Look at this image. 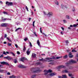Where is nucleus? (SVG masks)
Listing matches in <instances>:
<instances>
[{
  "mask_svg": "<svg viewBox=\"0 0 78 78\" xmlns=\"http://www.w3.org/2000/svg\"><path fill=\"white\" fill-rule=\"evenodd\" d=\"M31 70L32 72L33 73H37L38 72H41V70L40 69L39 67L32 68Z\"/></svg>",
  "mask_w": 78,
  "mask_h": 78,
  "instance_id": "f257e3e1",
  "label": "nucleus"
},
{
  "mask_svg": "<svg viewBox=\"0 0 78 78\" xmlns=\"http://www.w3.org/2000/svg\"><path fill=\"white\" fill-rule=\"evenodd\" d=\"M53 59V58H46L44 59L43 58H42L41 59H40L38 60V61H48V62H51V61H52L51 59Z\"/></svg>",
  "mask_w": 78,
  "mask_h": 78,
  "instance_id": "f03ea898",
  "label": "nucleus"
},
{
  "mask_svg": "<svg viewBox=\"0 0 78 78\" xmlns=\"http://www.w3.org/2000/svg\"><path fill=\"white\" fill-rule=\"evenodd\" d=\"M72 63H76V61L73 60H71L66 63V66L67 67H69V65L72 64Z\"/></svg>",
  "mask_w": 78,
  "mask_h": 78,
  "instance_id": "7ed1b4c3",
  "label": "nucleus"
},
{
  "mask_svg": "<svg viewBox=\"0 0 78 78\" xmlns=\"http://www.w3.org/2000/svg\"><path fill=\"white\" fill-rule=\"evenodd\" d=\"M45 75H46V76H49V74H48V73H51L52 72V70L51 69H49L48 71L47 70H45L44 71Z\"/></svg>",
  "mask_w": 78,
  "mask_h": 78,
  "instance_id": "20e7f679",
  "label": "nucleus"
},
{
  "mask_svg": "<svg viewBox=\"0 0 78 78\" xmlns=\"http://www.w3.org/2000/svg\"><path fill=\"white\" fill-rule=\"evenodd\" d=\"M6 5H7L8 6H12L13 5V2H9L7 1L5 3Z\"/></svg>",
  "mask_w": 78,
  "mask_h": 78,
  "instance_id": "39448f33",
  "label": "nucleus"
},
{
  "mask_svg": "<svg viewBox=\"0 0 78 78\" xmlns=\"http://www.w3.org/2000/svg\"><path fill=\"white\" fill-rule=\"evenodd\" d=\"M1 27H8V23H2L1 24Z\"/></svg>",
  "mask_w": 78,
  "mask_h": 78,
  "instance_id": "423d86ee",
  "label": "nucleus"
},
{
  "mask_svg": "<svg viewBox=\"0 0 78 78\" xmlns=\"http://www.w3.org/2000/svg\"><path fill=\"white\" fill-rule=\"evenodd\" d=\"M1 64H3V65H6V66H9V64L8 63L5 62H0Z\"/></svg>",
  "mask_w": 78,
  "mask_h": 78,
  "instance_id": "0eeeda50",
  "label": "nucleus"
},
{
  "mask_svg": "<svg viewBox=\"0 0 78 78\" xmlns=\"http://www.w3.org/2000/svg\"><path fill=\"white\" fill-rule=\"evenodd\" d=\"M62 73H70V72L68 71V69H66L64 70H63L62 71Z\"/></svg>",
  "mask_w": 78,
  "mask_h": 78,
  "instance_id": "6e6552de",
  "label": "nucleus"
},
{
  "mask_svg": "<svg viewBox=\"0 0 78 78\" xmlns=\"http://www.w3.org/2000/svg\"><path fill=\"white\" fill-rule=\"evenodd\" d=\"M18 67L19 68H23L24 69L27 68V66L23 65H18Z\"/></svg>",
  "mask_w": 78,
  "mask_h": 78,
  "instance_id": "1a4fd4ad",
  "label": "nucleus"
},
{
  "mask_svg": "<svg viewBox=\"0 0 78 78\" xmlns=\"http://www.w3.org/2000/svg\"><path fill=\"white\" fill-rule=\"evenodd\" d=\"M47 16L49 17H52L53 16V12H49L48 14H47Z\"/></svg>",
  "mask_w": 78,
  "mask_h": 78,
  "instance_id": "9d476101",
  "label": "nucleus"
},
{
  "mask_svg": "<svg viewBox=\"0 0 78 78\" xmlns=\"http://www.w3.org/2000/svg\"><path fill=\"white\" fill-rule=\"evenodd\" d=\"M63 68L64 69H65V68H66V66L62 65H61L60 66H58L57 67V69H62Z\"/></svg>",
  "mask_w": 78,
  "mask_h": 78,
  "instance_id": "9b49d317",
  "label": "nucleus"
},
{
  "mask_svg": "<svg viewBox=\"0 0 78 78\" xmlns=\"http://www.w3.org/2000/svg\"><path fill=\"white\" fill-rule=\"evenodd\" d=\"M25 60H27V59L25 57H23L21 59V61L24 62Z\"/></svg>",
  "mask_w": 78,
  "mask_h": 78,
  "instance_id": "f8f14e48",
  "label": "nucleus"
},
{
  "mask_svg": "<svg viewBox=\"0 0 78 78\" xmlns=\"http://www.w3.org/2000/svg\"><path fill=\"white\" fill-rule=\"evenodd\" d=\"M32 58H35L36 57V54H35L34 53H33L32 55Z\"/></svg>",
  "mask_w": 78,
  "mask_h": 78,
  "instance_id": "ddd939ff",
  "label": "nucleus"
},
{
  "mask_svg": "<svg viewBox=\"0 0 78 78\" xmlns=\"http://www.w3.org/2000/svg\"><path fill=\"white\" fill-rule=\"evenodd\" d=\"M9 61H11V60H13V58H12L10 56H8V59Z\"/></svg>",
  "mask_w": 78,
  "mask_h": 78,
  "instance_id": "4468645a",
  "label": "nucleus"
},
{
  "mask_svg": "<svg viewBox=\"0 0 78 78\" xmlns=\"http://www.w3.org/2000/svg\"><path fill=\"white\" fill-rule=\"evenodd\" d=\"M73 55H72V53L71 52H69V57L70 58H72Z\"/></svg>",
  "mask_w": 78,
  "mask_h": 78,
  "instance_id": "2eb2a0df",
  "label": "nucleus"
},
{
  "mask_svg": "<svg viewBox=\"0 0 78 78\" xmlns=\"http://www.w3.org/2000/svg\"><path fill=\"white\" fill-rule=\"evenodd\" d=\"M54 3L55 5H59V3L56 0H55L54 1Z\"/></svg>",
  "mask_w": 78,
  "mask_h": 78,
  "instance_id": "dca6fc26",
  "label": "nucleus"
},
{
  "mask_svg": "<svg viewBox=\"0 0 78 78\" xmlns=\"http://www.w3.org/2000/svg\"><path fill=\"white\" fill-rule=\"evenodd\" d=\"M29 50H30V48H29L27 51V55H29L30 54V51H29Z\"/></svg>",
  "mask_w": 78,
  "mask_h": 78,
  "instance_id": "f3484780",
  "label": "nucleus"
},
{
  "mask_svg": "<svg viewBox=\"0 0 78 78\" xmlns=\"http://www.w3.org/2000/svg\"><path fill=\"white\" fill-rule=\"evenodd\" d=\"M9 52L6 51V52H5V51H4L3 52V54L6 55V54H9Z\"/></svg>",
  "mask_w": 78,
  "mask_h": 78,
  "instance_id": "a211bd4d",
  "label": "nucleus"
},
{
  "mask_svg": "<svg viewBox=\"0 0 78 78\" xmlns=\"http://www.w3.org/2000/svg\"><path fill=\"white\" fill-rule=\"evenodd\" d=\"M14 63L16 64V63H17V58H16L14 59V61H13Z\"/></svg>",
  "mask_w": 78,
  "mask_h": 78,
  "instance_id": "6ab92c4d",
  "label": "nucleus"
},
{
  "mask_svg": "<svg viewBox=\"0 0 78 78\" xmlns=\"http://www.w3.org/2000/svg\"><path fill=\"white\" fill-rule=\"evenodd\" d=\"M49 75L51 76H54V75H55V73H51L49 74Z\"/></svg>",
  "mask_w": 78,
  "mask_h": 78,
  "instance_id": "aec40b11",
  "label": "nucleus"
},
{
  "mask_svg": "<svg viewBox=\"0 0 78 78\" xmlns=\"http://www.w3.org/2000/svg\"><path fill=\"white\" fill-rule=\"evenodd\" d=\"M9 54H11V55H13V56H15V54H14V53L13 52H9Z\"/></svg>",
  "mask_w": 78,
  "mask_h": 78,
  "instance_id": "412c9836",
  "label": "nucleus"
},
{
  "mask_svg": "<svg viewBox=\"0 0 78 78\" xmlns=\"http://www.w3.org/2000/svg\"><path fill=\"white\" fill-rule=\"evenodd\" d=\"M62 78H67V76L66 75H62Z\"/></svg>",
  "mask_w": 78,
  "mask_h": 78,
  "instance_id": "4be33fe9",
  "label": "nucleus"
},
{
  "mask_svg": "<svg viewBox=\"0 0 78 78\" xmlns=\"http://www.w3.org/2000/svg\"><path fill=\"white\" fill-rule=\"evenodd\" d=\"M36 75H32L31 78H36Z\"/></svg>",
  "mask_w": 78,
  "mask_h": 78,
  "instance_id": "5701e85b",
  "label": "nucleus"
},
{
  "mask_svg": "<svg viewBox=\"0 0 78 78\" xmlns=\"http://www.w3.org/2000/svg\"><path fill=\"white\" fill-rule=\"evenodd\" d=\"M37 43L39 46H40V42H39V40H38L37 41Z\"/></svg>",
  "mask_w": 78,
  "mask_h": 78,
  "instance_id": "b1692460",
  "label": "nucleus"
},
{
  "mask_svg": "<svg viewBox=\"0 0 78 78\" xmlns=\"http://www.w3.org/2000/svg\"><path fill=\"white\" fill-rule=\"evenodd\" d=\"M9 78H16V76H15L13 75L9 77Z\"/></svg>",
  "mask_w": 78,
  "mask_h": 78,
  "instance_id": "393cba45",
  "label": "nucleus"
},
{
  "mask_svg": "<svg viewBox=\"0 0 78 78\" xmlns=\"http://www.w3.org/2000/svg\"><path fill=\"white\" fill-rule=\"evenodd\" d=\"M68 76H69L72 77L73 76H72V74L71 73H68Z\"/></svg>",
  "mask_w": 78,
  "mask_h": 78,
  "instance_id": "a878e982",
  "label": "nucleus"
},
{
  "mask_svg": "<svg viewBox=\"0 0 78 78\" xmlns=\"http://www.w3.org/2000/svg\"><path fill=\"white\" fill-rule=\"evenodd\" d=\"M36 65H37V66L39 65H41V62H38L36 63Z\"/></svg>",
  "mask_w": 78,
  "mask_h": 78,
  "instance_id": "bb28decb",
  "label": "nucleus"
},
{
  "mask_svg": "<svg viewBox=\"0 0 78 78\" xmlns=\"http://www.w3.org/2000/svg\"><path fill=\"white\" fill-rule=\"evenodd\" d=\"M61 8H62V9H64V6L63 4H61Z\"/></svg>",
  "mask_w": 78,
  "mask_h": 78,
  "instance_id": "cd10ccee",
  "label": "nucleus"
},
{
  "mask_svg": "<svg viewBox=\"0 0 78 78\" xmlns=\"http://www.w3.org/2000/svg\"><path fill=\"white\" fill-rule=\"evenodd\" d=\"M67 55H66L63 56L64 59H67Z\"/></svg>",
  "mask_w": 78,
  "mask_h": 78,
  "instance_id": "c85d7f7f",
  "label": "nucleus"
},
{
  "mask_svg": "<svg viewBox=\"0 0 78 78\" xmlns=\"http://www.w3.org/2000/svg\"><path fill=\"white\" fill-rule=\"evenodd\" d=\"M23 51H25V50H26V48L25 47V46H24V48L23 49Z\"/></svg>",
  "mask_w": 78,
  "mask_h": 78,
  "instance_id": "c756f323",
  "label": "nucleus"
},
{
  "mask_svg": "<svg viewBox=\"0 0 78 78\" xmlns=\"http://www.w3.org/2000/svg\"><path fill=\"white\" fill-rule=\"evenodd\" d=\"M2 19L3 22H4V21H5V20H6V18L4 19L3 18V17H2Z\"/></svg>",
  "mask_w": 78,
  "mask_h": 78,
  "instance_id": "7c9ffc66",
  "label": "nucleus"
},
{
  "mask_svg": "<svg viewBox=\"0 0 78 78\" xmlns=\"http://www.w3.org/2000/svg\"><path fill=\"white\" fill-rule=\"evenodd\" d=\"M21 29V28H18L17 29H16V30H15V31H18L19 30H20Z\"/></svg>",
  "mask_w": 78,
  "mask_h": 78,
  "instance_id": "2f4dec72",
  "label": "nucleus"
},
{
  "mask_svg": "<svg viewBox=\"0 0 78 78\" xmlns=\"http://www.w3.org/2000/svg\"><path fill=\"white\" fill-rule=\"evenodd\" d=\"M4 72V70L2 69H0V72H1V73H3Z\"/></svg>",
  "mask_w": 78,
  "mask_h": 78,
  "instance_id": "473e14b6",
  "label": "nucleus"
},
{
  "mask_svg": "<svg viewBox=\"0 0 78 78\" xmlns=\"http://www.w3.org/2000/svg\"><path fill=\"white\" fill-rule=\"evenodd\" d=\"M6 38L8 39V40L9 41V42H11V40H10V39L8 38V37H7Z\"/></svg>",
  "mask_w": 78,
  "mask_h": 78,
  "instance_id": "72a5a7b5",
  "label": "nucleus"
},
{
  "mask_svg": "<svg viewBox=\"0 0 78 78\" xmlns=\"http://www.w3.org/2000/svg\"><path fill=\"white\" fill-rule=\"evenodd\" d=\"M72 52H76V51L75 50V49H74L72 50Z\"/></svg>",
  "mask_w": 78,
  "mask_h": 78,
  "instance_id": "f704fd0d",
  "label": "nucleus"
},
{
  "mask_svg": "<svg viewBox=\"0 0 78 78\" xmlns=\"http://www.w3.org/2000/svg\"><path fill=\"white\" fill-rule=\"evenodd\" d=\"M62 58V56L61 57H56V59H59V58Z\"/></svg>",
  "mask_w": 78,
  "mask_h": 78,
  "instance_id": "c9c22d12",
  "label": "nucleus"
},
{
  "mask_svg": "<svg viewBox=\"0 0 78 78\" xmlns=\"http://www.w3.org/2000/svg\"><path fill=\"white\" fill-rule=\"evenodd\" d=\"M28 39L26 37L25 39H24V41H27Z\"/></svg>",
  "mask_w": 78,
  "mask_h": 78,
  "instance_id": "e433bc0d",
  "label": "nucleus"
},
{
  "mask_svg": "<svg viewBox=\"0 0 78 78\" xmlns=\"http://www.w3.org/2000/svg\"><path fill=\"white\" fill-rule=\"evenodd\" d=\"M66 19H70L69 16H66Z\"/></svg>",
  "mask_w": 78,
  "mask_h": 78,
  "instance_id": "4c0bfd02",
  "label": "nucleus"
},
{
  "mask_svg": "<svg viewBox=\"0 0 78 78\" xmlns=\"http://www.w3.org/2000/svg\"><path fill=\"white\" fill-rule=\"evenodd\" d=\"M26 9L27 11H29V10H28V8L27 7V6H26Z\"/></svg>",
  "mask_w": 78,
  "mask_h": 78,
  "instance_id": "58836bf2",
  "label": "nucleus"
},
{
  "mask_svg": "<svg viewBox=\"0 0 78 78\" xmlns=\"http://www.w3.org/2000/svg\"><path fill=\"white\" fill-rule=\"evenodd\" d=\"M72 11L73 12H74V11H75V8L74 7H73L72 9Z\"/></svg>",
  "mask_w": 78,
  "mask_h": 78,
  "instance_id": "ea45409f",
  "label": "nucleus"
},
{
  "mask_svg": "<svg viewBox=\"0 0 78 78\" xmlns=\"http://www.w3.org/2000/svg\"><path fill=\"white\" fill-rule=\"evenodd\" d=\"M3 13L4 14H7V15L8 14V13L5 12H3Z\"/></svg>",
  "mask_w": 78,
  "mask_h": 78,
  "instance_id": "a19ab883",
  "label": "nucleus"
},
{
  "mask_svg": "<svg viewBox=\"0 0 78 78\" xmlns=\"http://www.w3.org/2000/svg\"><path fill=\"white\" fill-rule=\"evenodd\" d=\"M73 27H77V24H76V25L75 24H73Z\"/></svg>",
  "mask_w": 78,
  "mask_h": 78,
  "instance_id": "79ce46f5",
  "label": "nucleus"
},
{
  "mask_svg": "<svg viewBox=\"0 0 78 78\" xmlns=\"http://www.w3.org/2000/svg\"><path fill=\"white\" fill-rule=\"evenodd\" d=\"M34 23H35V21L33 22V25L34 27Z\"/></svg>",
  "mask_w": 78,
  "mask_h": 78,
  "instance_id": "37998d69",
  "label": "nucleus"
},
{
  "mask_svg": "<svg viewBox=\"0 0 78 78\" xmlns=\"http://www.w3.org/2000/svg\"><path fill=\"white\" fill-rule=\"evenodd\" d=\"M34 34L36 36V37H37V34H36V32H34Z\"/></svg>",
  "mask_w": 78,
  "mask_h": 78,
  "instance_id": "c03bdc74",
  "label": "nucleus"
},
{
  "mask_svg": "<svg viewBox=\"0 0 78 78\" xmlns=\"http://www.w3.org/2000/svg\"><path fill=\"white\" fill-rule=\"evenodd\" d=\"M8 46H10L12 45L11 43H8Z\"/></svg>",
  "mask_w": 78,
  "mask_h": 78,
  "instance_id": "a18cd8bd",
  "label": "nucleus"
},
{
  "mask_svg": "<svg viewBox=\"0 0 78 78\" xmlns=\"http://www.w3.org/2000/svg\"><path fill=\"white\" fill-rule=\"evenodd\" d=\"M29 44H30V46L31 47H32V44H31V42H29Z\"/></svg>",
  "mask_w": 78,
  "mask_h": 78,
  "instance_id": "49530a36",
  "label": "nucleus"
},
{
  "mask_svg": "<svg viewBox=\"0 0 78 78\" xmlns=\"http://www.w3.org/2000/svg\"><path fill=\"white\" fill-rule=\"evenodd\" d=\"M65 42L67 44H69V41H68V40H66L65 41Z\"/></svg>",
  "mask_w": 78,
  "mask_h": 78,
  "instance_id": "de8ad7c7",
  "label": "nucleus"
},
{
  "mask_svg": "<svg viewBox=\"0 0 78 78\" xmlns=\"http://www.w3.org/2000/svg\"><path fill=\"white\" fill-rule=\"evenodd\" d=\"M63 21L64 23H66L67 22V21L65 20H63Z\"/></svg>",
  "mask_w": 78,
  "mask_h": 78,
  "instance_id": "09e8293b",
  "label": "nucleus"
},
{
  "mask_svg": "<svg viewBox=\"0 0 78 78\" xmlns=\"http://www.w3.org/2000/svg\"><path fill=\"white\" fill-rule=\"evenodd\" d=\"M15 46L16 47V48H18V45H17V44H15Z\"/></svg>",
  "mask_w": 78,
  "mask_h": 78,
  "instance_id": "8fccbe9b",
  "label": "nucleus"
},
{
  "mask_svg": "<svg viewBox=\"0 0 78 78\" xmlns=\"http://www.w3.org/2000/svg\"><path fill=\"white\" fill-rule=\"evenodd\" d=\"M69 69H72V66H70L69 68Z\"/></svg>",
  "mask_w": 78,
  "mask_h": 78,
  "instance_id": "3c124183",
  "label": "nucleus"
},
{
  "mask_svg": "<svg viewBox=\"0 0 78 78\" xmlns=\"http://www.w3.org/2000/svg\"><path fill=\"white\" fill-rule=\"evenodd\" d=\"M41 29H42V27H41L40 28V32L41 33H42V30H41Z\"/></svg>",
  "mask_w": 78,
  "mask_h": 78,
  "instance_id": "603ef678",
  "label": "nucleus"
},
{
  "mask_svg": "<svg viewBox=\"0 0 78 78\" xmlns=\"http://www.w3.org/2000/svg\"><path fill=\"white\" fill-rule=\"evenodd\" d=\"M16 25H20V23H16Z\"/></svg>",
  "mask_w": 78,
  "mask_h": 78,
  "instance_id": "864d4df0",
  "label": "nucleus"
},
{
  "mask_svg": "<svg viewBox=\"0 0 78 78\" xmlns=\"http://www.w3.org/2000/svg\"><path fill=\"white\" fill-rule=\"evenodd\" d=\"M3 57V55H0V58H2V57Z\"/></svg>",
  "mask_w": 78,
  "mask_h": 78,
  "instance_id": "5fc2aeb1",
  "label": "nucleus"
},
{
  "mask_svg": "<svg viewBox=\"0 0 78 78\" xmlns=\"http://www.w3.org/2000/svg\"><path fill=\"white\" fill-rule=\"evenodd\" d=\"M17 53L18 54V55H20V52L19 51H17Z\"/></svg>",
  "mask_w": 78,
  "mask_h": 78,
  "instance_id": "6e6d98bb",
  "label": "nucleus"
},
{
  "mask_svg": "<svg viewBox=\"0 0 78 78\" xmlns=\"http://www.w3.org/2000/svg\"><path fill=\"white\" fill-rule=\"evenodd\" d=\"M7 75H10V73H9V72L8 73H7Z\"/></svg>",
  "mask_w": 78,
  "mask_h": 78,
  "instance_id": "4d7b16f0",
  "label": "nucleus"
},
{
  "mask_svg": "<svg viewBox=\"0 0 78 78\" xmlns=\"http://www.w3.org/2000/svg\"><path fill=\"white\" fill-rule=\"evenodd\" d=\"M8 56L7 57H4V58H5V59H8Z\"/></svg>",
  "mask_w": 78,
  "mask_h": 78,
  "instance_id": "13d9d810",
  "label": "nucleus"
},
{
  "mask_svg": "<svg viewBox=\"0 0 78 78\" xmlns=\"http://www.w3.org/2000/svg\"><path fill=\"white\" fill-rule=\"evenodd\" d=\"M61 28H62V30H63V31H64V27H61Z\"/></svg>",
  "mask_w": 78,
  "mask_h": 78,
  "instance_id": "bf43d9fd",
  "label": "nucleus"
},
{
  "mask_svg": "<svg viewBox=\"0 0 78 78\" xmlns=\"http://www.w3.org/2000/svg\"><path fill=\"white\" fill-rule=\"evenodd\" d=\"M6 37H7V35H6V34H5L4 37L5 38H6Z\"/></svg>",
  "mask_w": 78,
  "mask_h": 78,
  "instance_id": "052dcab7",
  "label": "nucleus"
},
{
  "mask_svg": "<svg viewBox=\"0 0 78 78\" xmlns=\"http://www.w3.org/2000/svg\"><path fill=\"white\" fill-rule=\"evenodd\" d=\"M43 13L45 15H47V14L45 12H43Z\"/></svg>",
  "mask_w": 78,
  "mask_h": 78,
  "instance_id": "680f3d73",
  "label": "nucleus"
},
{
  "mask_svg": "<svg viewBox=\"0 0 78 78\" xmlns=\"http://www.w3.org/2000/svg\"><path fill=\"white\" fill-rule=\"evenodd\" d=\"M58 78H62V77L60 76H58Z\"/></svg>",
  "mask_w": 78,
  "mask_h": 78,
  "instance_id": "e2e57ef3",
  "label": "nucleus"
},
{
  "mask_svg": "<svg viewBox=\"0 0 78 78\" xmlns=\"http://www.w3.org/2000/svg\"><path fill=\"white\" fill-rule=\"evenodd\" d=\"M73 27V25H71L70 26V27H71V28Z\"/></svg>",
  "mask_w": 78,
  "mask_h": 78,
  "instance_id": "0e129e2a",
  "label": "nucleus"
},
{
  "mask_svg": "<svg viewBox=\"0 0 78 78\" xmlns=\"http://www.w3.org/2000/svg\"><path fill=\"white\" fill-rule=\"evenodd\" d=\"M31 18H29V21L30 22V20H31Z\"/></svg>",
  "mask_w": 78,
  "mask_h": 78,
  "instance_id": "69168bd1",
  "label": "nucleus"
},
{
  "mask_svg": "<svg viewBox=\"0 0 78 78\" xmlns=\"http://www.w3.org/2000/svg\"><path fill=\"white\" fill-rule=\"evenodd\" d=\"M64 8H67V6L65 5V6H64Z\"/></svg>",
  "mask_w": 78,
  "mask_h": 78,
  "instance_id": "338daca9",
  "label": "nucleus"
},
{
  "mask_svg": "<svg viewBox=\"0 0 78 78\" xmlns=\"http://www.w3.org/2000/svg\"><path fill=\"white\" fill-rule=\"evenodd\" d=\"M43 34H44L45 36H47V35L44 33H43Z\"/></svg>",
  "mask_w": 78,
  "mask_h": 78,
  "instance_id": "774afa93",
  "label": "nucleus"
}]
</instances>
